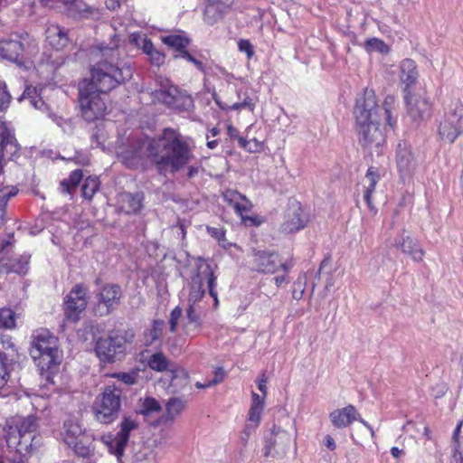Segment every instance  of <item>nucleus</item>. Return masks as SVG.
I'll use <instances>...</instances> for the list:
<instances>
[{"instance_id": "b1692460", "label": "nucleus", "mask_w": 463, "mask_h": 463, "mask_svg": "<svg viewBox=\"0 0 463 463\" xmlns=\"http://www.w3.org/2000/svg\"><path fill=\"white\" fill-rule=\"evenodd\" d=\"M0 146L1 156H13L18 151V144L14 137V130L2 118H0Z\"/></svg>"}, {"instance_id": "2f4dec72", "label": "nucleus", "mask_w": 463, "mask_h": 463, "mask_svg": "<svg viewBox=\"0 0 463 463\" xmlns=\"http://www.w3.org/2000/svg\"><path fill=\"white\" fill-rule=\"evenodd\" d=\"M143 197L140 194H132L129 193L122 194L119 197L121 208L127 213L138 212L142 207Z\"/></svg>"}, {"instance_id": "79ce46f5", "label": "nucleus", "mask_w": 463, "mask_h": 463, "mask_svg": "<svg viewBox=\"0 0 463 463\" xmlns=\"http://www.w3.org/2000/svg\"><path fill=\"white\" fill-rule=\"evenodd\" d=\"M0 327L12 329L15 327V314L10 308H0Z\"/></svg>"}, {"instance_id": "393cba45", "label": "nucleus", "mask_w": 463, "mask_h": 463, "mask_svg": "<svg viewBox=\"0 0 463 463\" xmlns=\"http://www.w3.org/2000/svg\"><path fill=\"white\" fill-rule=\"evenodd\" d=\"M29 255H20L15 258H0V272L24 274L29 269Z\"/></svg>"}, {"instance_id": "13d9d810", "label": "nucleus", "mask_w": 463, "mask_h": 463, "mask_svg": "<svg viewBox=\"0 0 463 463\" xmlns=\"http://www.w3.org/2000/svg\"><path fill=\"white\" fill-rule=\"evenodd\" d=\"M258 389L262 393L260 397H264V399L267 396L268 388H267V377L265 373H263L260 378L258 379Z\"/></svg>"}, {"instance_id": "bb28decb", "label": "nucleus", "mask_w": 463, "mask_h": 463, "mask_svg": "<svg viewBox=\"0 0 463 463\" xmlns=\"http://www.w3.org/2000/svg\"><path fill=\"white\" fill-rule=\"evenodd\" d=\"M408 106V112L413 119L423 118L430 112V104L424 98L409 97V93L405 96Z\"/></svg>"}, {"instance_id": "0eeeda50", "label": "nucleus", "mask_w": 463, "mask_h": 463, "mask_svg": "<svg viewBox=\"0 0 463 463\" xmlns=\"http://www.w3.org/2000/svg\"><path fill=\"white\" fill-rule=\"evenodd\" d=\"M121 390L114 384L105 386L93 403L95 419L103 424L116 420L121 409Z\"/></svg>"}, {"instance_id": "f3484780", "label": "nucleus", "mask_w": 463, "mask_h": 463, "mask_svg": "<svg viewBox=\"0 0 463 463\" xmlns=\"http://www.w3.org/2000/svg\"><path fill=\"white\" fill-rule=\"evenodd\" d=\"M390 244L414 261H421L425 255V251L420 247L419 241L405 229L401 230Z\"/></svg>"}, {"instance_id": "a211bd4d", "label": "nucleus", "mask_w": 463, "mask_h": 463, "mask_svg": "<svg viewBox=\"0 0 463 463\" xmlns=\"http://www.w3.org/2000/svg\"><path fill=\"white\" fill-rule=\"evenodd\" d=\"M251 262L255 270L263 273H275L279 268L287 273L291 268L278 254L260 250L253 254Z\"/></svg>"}, {"instance_id": "69168bd1", "label": "nucleus", "mask_w": 463, "mask_h": 463, "mask_svg": "<svg viewBox=\"0 0 463 463\" xmlns=\"http://www.w3.org/2000/svg\"><path fill=\"white\" fill-rule=\"evenodd\" d=\"M274 281H275V284L278 286V287H281L282 285L284 284H288V280L287 279V276L286 275H281V276H277L274 278Z\"/></svg>"}, {"instance_id": "58836bf2", "label": "nucleus", "mask_w": 463, "mask_h": 463, "mask_svg": "<svg viewBox=\"0 0 463 463\" xmlns=\"http://www.w3.org/2000/svg\"><path fill=\"white\" fill-rule=\"evenodd\" d=\"M184 402L178 399L173 398L166 403V413L164 416L165 420H173L184 409Z\"/></svg>"}, {"instance_id": "a19ab883", "label": "nucleus", "mask_w": 463, "mask_h": 463, "mask_svg": "<svg viewBox=\"0 0 463 463\" xmlns=\"http://www.w3.org/2000/svg\"><path fill=\"white\" fill-rule=\"evenodd\" d=\"M99 188V181L96 176H89L82 185V194L85 198L91 199Z\"/></svg>"}, {"instance_id": "7ed1b4c3", "label": "nucleus", "mask_w": 463, "mask_h": 463, "mask_svg": "<svg viewBox=\"0 0 463 463\" xmlns=\"http://www.w3.org/2000/svg\"><path fill=\"white\" fill-rule=\"evenodd\" d=\"M104 60L91 69V80L85 87L107 93L132 77L131 67L119 61L118 51L113 48L102 50Z\"/></svg>"}, {"instance_id": "0e129e2a", "label": "nucleus", "mask_w": 463, "mask_h": 463, "mask_svg": "<svg viewBox=\"0 0 463 463\" xmlns=\"http://www.w3.org/2000/svg\"><path fill=\"white\" fill-rule=\"evenodd\" d=\"M105 5L109 10H116L120 6L119 0H106Z\"/></svg>"}, {"instance_id": "423d86ee", "label": "nucleus", "mask_w": 463, "mask_h": 463, "mask_svg": "<svg viewBox=\"0 0 463 463\" xmlns=\"http://www.w3.org/2000/svg\"><path fill=\"white\" fill-rule=\"evenodd\" d=\"M60 436L77 456L89 458L92 455V439L76 417L70 416L64 420Z\"/></svg>"}, {"instance_id": "5fc2aeb1", "label": "nucleus", "mask_w": 463, "mask_h": 463, "mask_svg": "<svg viewBox=\"0 0 463 463\" xmlns=\"http://www.w3.org/2000/svg\"><path fill=\"white\" fill-rule=\"evenodd\" d=\"M181 316H182V309L178 307H176L171 312L169 323H170V330L172 332L175 331L177 324H178V320L181 317Z\"/></svg>"}, {"instance_id": "e2e57ef3", "label": "nucleus", "mask_w": 463, "mask_h": 463, "mask_svg": "<svg viewBox=\"0 0 463 463\" xmlns=\"http://www.w3.org/2000/svg\"><path fill=\"white\" fill-rule=\"evenodd\" d=\"M251 145L248 147V151L250 152H258L261 149L262 144L257 139L250 140Z\"/></svg>"}, {"instance_id": "37998d69", "label": "nucleus", "mask_w": 463, "mask_h": 463, "mask_svg": "<svg viewBox=\"0 0 463 463\" xmlns=\"http://www.w3.org/2000/svg\"><path fill=\"white\" fill-rule=\"evenodd\" d=\"M364 48L368 52H377L380 53H387L389 52L387 44L378 38L366 40L364 43Z\"/></svg>"}, {"instance_id": "c03bdc74", "label": "nucleus", "mask_w": 463, "mask_h": 463, "mask_svg": "<svg viewBox=\"0 0 463 463\" xmlns=\"http://www.w3.org/2000/svg\"><path fill=\"white\" fill-rule=\"evenodd\" d=\"M82 179L81 170H75L71 172L70 177L61 182V185L62 190L66 193H71V188H75Z\"/></svg>"}, {"instance_id": "774afa93", "label": "nucleus", "mask_w": 463, "mask_h": 463, "mask_svg": "<svg viewBox=\"0 0 463 463\" xmlns=\"http://www.w3.org/2000/svg\"><path fill=\"white\" fill-rule=\"evenodd\" d=\"M50 118L52 119L53 122H55L59 127H62L65 120L56 114H50Z\"/></svg>"}, {"instance_id": "de8ad7c7", "label": "nucleus", "mask_w": 463, "mask_h": 463, "mask_svg": "<svg viewBox=\"0 0 463 463\" xmlns=\"http://www.w3.org/2000/svg\"><path fill=\"white\" fill-rule=\"evenodd\" d=\"M129 41L136 47L141 49L144 52V45L151 43L152 42L146 37V34L141 33H133L129 36Z\"/></svg>"}, {"instance_id": "6e6552de", "label": "nucleus", "mask_w": 463, "mask_h": 463, "mask_svg": "<svg viewBox=\"0 0 463 463\" xmlns=\"http://www.w3.org/2000/svg\"><path fill=\"white\" fill-rule=\"evenodd\" d=\"M133 336L131 332H111L108 337L97 341L95 352L102 362H114L118 356L125 353L127 345L132 341Z\"/></svg>"}, {"instance_id": "f03ea898", "label": "nucleus", "mask_w": 463, "mask_h": 463, "mask_svg": "<svg viewBox=\"0 0 463 463\" xmlns=\"http://www.w3.org/2000/svg\"><path fill=\"white\" fill-rule=\"evenodd\" d=\"M393 97H387L384 107L378 105L373 90H365L356 99L354 115L359 144L369 149H378L385 142L386 127H393L389 106Z\"/></svg>"}, {"instance_id": "052dcab7", "label": "nucleus", "mask_w": 463, "mask_h": 463, "mask_svg": "<svg viewBox=\"0 0 463 463\" xmlns=\"http://www.w3.org/2000/svg\"><path fill=\"white\" fill-rule=\"evenodd\" d=\"M324 442H325V445L326 446V448L328 449H330L331 451H334L336 449L335 441L333 439V437H331L330 435H326L325 437Z\"/></svg>"}, {"instance_id": "4d7b16f0", "label": "nucleus", "mask_w": 463, "mask_h": 463, "mask_svg": "<svg viewBox=\"0 0 463 463\" xmlns=\"http://www.w3.org/2000/svg\"><path fill=\"white\" fill-rule=\"evenodd\" d=\"M224 379V371L222 368H217L214 372L213 380L207 382V386H213L222 382Z\"/></svg>"}, {"instance_id": "aec40b11", "label": "nucleus", "mask_w": 463, "mask_h": 463, "mask_svg": "<svg viewBox=\"0 0 463 463\" xmlns=\"http://www.w3.org/2000/svg\"><path fill=\"white\" fill-rule=\"evenodd\" d=\"M224 201L232 206L235 213L241 218L242 222L245 225H257L255 218L245 216L244 214L249 213L252 208L251 202L235 190H227L222 194Z\"/></svg>"}, {"instance_id": "e433bc0d", "label": "nucleus", "mask_w": 463, "mask_h": 463, "mask_svg": "<svg viewBox=\"0 0 463 463\" xmlns=\"http://www.w3.org/2000/svg\"><path fill=\"white\" fill-rule=\"evenodd\" d=\"M161 406L159 402L152 397H146L144 400H140V407L138 412L144 416L152 415L155 412H159Z\"/></svg>"}, {"instance_id": "ea45409f", "label": "nucleus", "mask_w": 463, "mask_h": 463, "mask_svg": "<svg viewBox=\"0 0 463 463\" xmlns=\"http://www.w3.org/2000/svg\"><path fill=\"white\" fill-rule=\"evenodd\" d=\"M144 53L149 57L153 65L160 66L165 62V54L156 50L152 43L144 45Z\"/></svg>"}, {"instance_id": "4be33fe9", "label": "nucleus", "mask_w": 463, "mask_h": 463, "mask_svg": "<svg viewBox=\"0 0 463 463\" xmlns=\"http://www.w3.org/2000/svg\"><path fill=\"white\" fill-rule=\"evenodd\" d=\"M396 164L402 176L410 175L416 168V160L411 148L405 143L398 144Z\"/></svg>"}, {"instance_id": "473e14b6", "label": "nucleus", "mask_w": 463, "mask_h": 463, "mask_svg": "<svg viewBox=\"0 0 463 463\" xmlns=\"http://www.w3.org/2000/svg\"><path fill=\"white\" fill-rule=\"evenodd\" d=\"M379 181V175L373 167L367 170L364 179V199L369 207L372 206V194L375 189V185Z\"/></svg>"}, {"instance_id": "f704fd0d", "label": "nucleus", "mask_w": 463, "mask_h": 463, "mask_svg": "<svg viewBox=\"0 0 463 463\" xmlns=\"http://www.w3.org/2000/svg\"><path fill=\"white\" fill-rule=\"evenodd\" d=\"M165 323L162 320H155L152 327L144 334V342L146 345H151L156 340L159 339L162 335Z\"/></svg>"}, {"instance_id": "cd10ccee", "label": "nucleus", "mask_w": 463, "mask_h": 463, "mask_svg": "<svg viewBox=\"0 0 463 463\" xmlns=\"http://www.w3.org/2000/svg\"><path fill=\"white\" fill-rule=\"evenodd\" d=\"M46 41L55 50L63 49L69 42L67 32L57 24L50 25L46 30Z\"/></svg>"}, {"instance_id": "9b49d317", "label": "nucleus", "mask_w": 463, "mask_h": 463, "mask_svg": "<svg viewBox=\"0 0 463 463\" xmlns=\"http://www.w3.org/2000/svg\"><path fill=\"white\" fill-rule=\"evenodd\" d=\"M36 51L37 45L22 35L12 34L0 40V57L11 61L16 62L24 56L30 58Z\"/></svg>"}, {"instance_id": "49530a36", "label": "nucleus", "mask_w": 463, "mask_h": 463, "mask_svg": "<svg viewBox=\"0 0 463 463\" xmlns=\"http://www.w3.org/2000/svg\"><path fill=\"white\" fill-rule=\"evenodd\" d=\"M6 361V355L0 353V389L5 386L9 379V371Z\"/></svg>"}, {"instance_id": "8fccbe9b", "label": "nucleus", "mask_w": 463, "mask_h": 463, "mask_svg": "<svg viewBox=\"0 0 463 463\" xmlns=\"http://www.w3.org/2000/svg\"><path fill=\"white\" fill-rule=\"evenodd\" d=\"M114 377H117L121 382L128 385H133L137 383V373L136 372H130V373H119L113 375Z\"/></svg>"}, {"instance_id": "dca6fc26", "label": "nucleus", "mask_w": 463, "mask_h": 463, "mask_svg": "<svg viewBox=\"0 0 463 463\" xmlns=\"http://www.w3.org/2000/svg\"><path fill=\"white\" fill-rule=\"evenodd\" d=\"M88 289L81 284L76 285L67 296L64 303V314L68 320L76 322L87 307Z\"/></svg>"}, {"instance_id": "20e7f679", "label": "nucleus", "mask_w": 463, "mask_h": 463, "mask_svg": "<svg viewBox=\"0 0 463 463\" xmlns=\"http://www.w3.org/2000/svg\"><path fill=\"white\" fill-rule=\"evenodd\" d=\"M204 284H207L209 294L214 299L215 306L218 305V297L215 290L216 278L210 264L204 260H198L195 269L188 286V309L187 317L191 322H196L198 316L195 314V305L199 303L205 295Z\"/></svg>"}, {"instance_id": "c85d7f7f", "label": "nucleus", "mask_w": 463, "mask_h": 463, "mask_svg": "<svg viewBox=\"0 0 463 463\" xmlns=\"http://www.w3.org/2000/svg\"><path fill=\"white\" fill-rule=\"evenodd\" d=\"M44 5L54 7L55 2L62 4L68 11L73 14H79L83 16H88L94 12V8L86 5L80 0H41Z\"/></svg>"}, {"instance_id": "5701e85b", "label": "nucleus", "mask_w": 463, "mask_h": 463, "mask_svg": "<svg viewBox=\"0 0 463 463\" xmlns=\"http://www.w3.org/2000/svg\"><path fill=\"white\" fill-rule=\"evenodd\" d=\"M307 217L299 205H293L285 215L282 230L285 232H296L305 227Z\"/></svg>"}, {"instance_id": "c9c22d12", "label": "nucleus", "mask_w": 463, "mask_h": 463, "mask_svg": "<svg viewBox=\"0 0 463 463\" xmlns=\"http://www.w3.org/2000/svg\"><path fill=\"white\" fill-rule=\"evenodd\" d=\"M17 194V189L14 186H5L0 189V226L5 222V207L10 198Z\"/></svg>"}, {"instance_id": "7c9ffc66", "label": "nucleus", "mask_w": 463, "mask_h": 463, "mask_svg": "<svg viewBox=\"0 0 463 463\" xmlns=\"http://www.w3.org/2000/svg\"><path fill=\"white\" fill-rule=\"evenodd\" d=\"M161 41L176 52L175 58H181L183 52L187 51L186 48L190 43L189 38L185 35L176 33L162 36Z\"/></svg>"}, {"instance_id": "9d476101", "label": "nucleus", "mask_w": 463, "mask_h": 463, "mask_svg": "<svg viewBox=\"0 0 463 463\" xmlns=\"http://www.w3.org/2000/svg\"><path fill=\"white\" fill-rule=\"evenodd\" d=\"M439 137L448 144H452L463 134V105L452 103L445 111L439 125Z\"/></svg>"}, {"instance_id": "a18cd8bd", "label": "nucleus", "mask_w": 463, "mask_h": 463, "mask_svg": "<svg viewBox=\"0 0 463 463\" xmlns=\"http://www.w3.org/2000/svg\"><path fill=\"white\" fill-rule=\"evenodd\" d=\"M33 90L31 88H27L24 92L23 93L22 97L20 98V100L24 99L28 100L30 105L37 109H43V108L45 106L44 101L42 98L33 96Z\"/></svg>"}, {"instance_id": "39448f33", "label": "nucleus", "mask_w": 463, "mask_h": 463, "mask_svg": "<svg viewBox=\"0 0 463 463\" xmlns=\"http://www.w3.org/2000/svg\"><path fill=\"white\" fill-rule=\"evenodd\" d=\"M30 354L42 370H50L59 364L57 338L46 329L33 333Z\"/></svg>"}, {"instance_id": "72a5a7b5", "label": "nucleus", "mask_w": 463, "mask_h": 463, "mask_svg": "<svg viewBox=\"0 0 463 463\" xmlns=\"http://www.w3.org/2000/svg\"><path fill=\"white\" fill-rule=\"evenodd\" d=\"M450 463H463V420L454 432V449Z\"/></svg>"}, {"instance_id": "680f3d73", "label": "nucleus", "mask_w": 463, "mask_h": 463, "mask_svg": "<svg viewBox=\"0 0 463 463\" xmlns=\"http://www.w3.org/2000/svg\"><path fill=\"white\" fill-rule=\"evenodd\" d=\"M391 454L394 458L399 459L405 455V452L402 449H399L398 447H392L391 449Z\"/></svg>"}, {"instance_id": "1a4fd4ad", "label": "nucleus", "mask_w": 463, "mask_h": 463, "mask_svg": "<svg viewBox=\"0 0 463 463\" xmlns=\"http://www.w3.org/2000/svg\"><path fill=\"white\" fill-rule=\"evenodd\" d=\"M159 88L152 92L155 100L177 110H188L194 105V100L185 91L171 84L167 79H158Z\"/></svg>"}, {"instance_id": "bf43d9fd", "label": "nucleus", "mask_w": 463, "mask_h": 463, "mask_svg": "<svg viewBox=\"0 0 463 463\" xmlns=\"http://www.w3.org/2000/svg\"><path fill=\"white\" fill-rule=\"evenodd\" d=\"M208 233L214 239L220 241L224 235L225 232L221 228L207 227Z\"/></svg>"}, {"instance_id": "f8f14e48", "label": "nucleus", "mask_w": 463, "mask_h": 463, "mask_svg": "<svg viewBox=\"0 0 463 463\" xmlns=\"http://www.w3.org/2000/svg\"><path fill=\"white\" fill-rule=\"evenodd\" d=\"M137 426L138 424L136 420L125 416L120 422L119 431L116 435L111 433L103 435L101 441L107 447L109 452L119 459L124 454L125 448L129 440L130 432L137 430Z\"/></svg>"}, {"instance_id": "2eb2a0df", "label": "nucleus", "mask_w": 463, "mask_h": 463, "mask_svg": "<svg viewBox=\"0 0 463 463\" xmlns=\"http://www.w3.org/2000/svg\"><path fill=\"white\" fill-rule=\"evenodd\" d=\"M6 425L8 427L7 431V442H13V439H16L17 436L22 439H24L33 440L34 433L38 429L37 418L33 415H28L27 417L15 416L7 420Z\"/></svg>"}, {"instance_id": "c756f323", "label": "nucleus", "mask_w": 463, "mask_h": 463, "mask_svg": "<svg viewBox=\"0 0 463 463\" xmlns=\"http://www.w3.org/2000/svg\"><path fill=\"white\" fill-rule=\"evenodd\" d=\"M251 404L249 410L246 423L253 428H257L261 420V415L265 407L264 397H260L258 393L251 392Z\"/></svg>"}, {"instance_id": "4468645a", "label": "nucleus", "mask_w": 463, "mask_h": 463, "mask_svg": "<svg viewBox=\"0 0 463 463\" xmlns=\"http://www.w3.org/2000/svg\"><path fill=\"white\" fill-rule=\"evenodd\" d=\"M290 441L291 437L287 430L274 426L269 437H265L263 456L265 458L285 456L289 449Z\"/></svg>"}, {"instance_id": "6e6d98bb", "label": "nucleus", "mask_w": 463, "mask_h": 463, "mask_svg": "<svg viewBox=\"0 0 463 463\" xmlns=\"http://www.w3.org/2000/svg\"><path fill=\"white\" fill-rule=\"evenodd\" d=\"M238 48L241 52H246L248 58H251L253 55V48L250 43L247 40H240L238 43Z\"/></svg>"}, {"instance_id": "a878e982", "label": "nucleus", "mask_w": 463, "mask_h": 463, "mask_svg": "<svg viewBox=\"0 0 463 463\" xmlns=\"http://www.w3.org/2000/svg\"><path fill=\"white\" fill-rule=\"evenodd\" d=\"M399 69L401 82L404 85V90L407 91L411 86L416 83L419 76L416 63L411 59H404L401 61Z\"/></svg>"}, {"instance_id": "6ab92c4d", "label": "nucleus", "mask_w": 463, "mask_h": 463, "mask_svg": "<svg viewBox=\"0 0 463 463\" xmlns=\"http://www.w3.org/2000/svg\"><path fill=\"white\" fill-rule=\"evenodd\" d=\"M329 419L331 423L337 429L346 428L354 420H358L369 430L372 438L375 436L372 426L361 418V415L353 405H347L344 408L334 410L330 412Z\"/></svg>"}, {"instance_id": "864d4df0", "label": "nucleus", "mask_w": 463, "mask_h": 463, "mask_svg": "<svg viewBox=\"0 0 463 463\" xmlns=\"http://www.w3.org/2000/svg\"><path fill=\"white\" fill-rule=\"evenodd\" d=\"M230 108L231 110H241L242 109H248L249 110L253 111L254 104L250 98H246L242 102L234 103Z\"/></svg>"}, {"instance_id": "4c0bfd02", "label": "nucleus", "mask_w": 463, "mask_h": 463, "mask_svg": "<svg viewBox=\"0 0 463 463\" xmlns=\"http://www.w3.org/2000/svg\"><path fill=\"white\" fill-rule=\"evenodd\" d=\"M148 366L157 372H163L166 370L169 366V361L165 357V355L159 352L153 354L149 359L147 360Z\"/></svg>"}, {"instance_id": "09e8293b", "label": "nucleus", "mask_w": 463, "mask_h": 463, "mask_svg": "<svg viewBox=\"0 0 463 463\" xmlns=\"http://www.w3.org/2000/svg\"><path fill=\"white\" fill-rule=\"evenodd\" d=\"M11 101V95L6 90L5 82L0 80V110L6 109Z\"/></svg>"}, {"instance_id": "338daca9", "label": "nucleus", "mask_w": 463, "mask_h": 463, "mask_svg": "<svg viewBox=\"0 0 463 463\" xmlns=\"http://www.w3.org/2000/svg\"><path fill=\"white\" fill-rule=\"evenodd\" d=\"M227 133L231 138H238L239 137V131L237 130V128H235L232 125H229L227 127Z\"/></svg>"}, {"instance_id": "f257e3e1", "label": "nucleus", "mask_w": 463, "mask_h": 463, "mask_svg": "<svg viewBox=\"0 0 463 463\" xmlns=\"http://www.w3.org/2000/svg\"><path fill=\"white\" fill-rule=\"evenodd\" d=\"M118 154L129 168L143 165L149 160L159 170L171 172L182 169L192 158L188 144L180 133L172 128L164 129L156 138L146 137L137 139Z\"/></svg>"}, {"instance_id": "ddd939ff", "label": "nucleus", "mask_w": 463, "mask_h": 463, "mask_svg": "<svg viewBox=\"0 0 463 463\" xmlns=\"http://www.w3.org/2000/svg\"><path fill=\"white\" fill-rule=\"evenodd\" d=\"M100 94V92L85 86L80 87V107L85 120L94 121L103 118L107 107Z\"/></svg>"}, {"instance_id": "412c9836", "label": "nucleus", "mask_w": 463, "mask_h": 463, "mask_svg": "<svg viewBox=\"0 0 463 463\" xmlns=\"http://www.w3.org/2000/svg\"><path fill=\"white\" fill-rule=\"evenodd\" d=\"M121 296V288L118 286L113 284L104 286L96 296L100 315H108L115 309Z\"/></svg>"}, {"instance_id": "3c124183", "label": "nucleus", "mask_w": 463, "mask_h": 463, "mask_svg": "<svg viewBox=\"0 0 463 463\" xmlns=\"http://www.w3.org/2000/svg\"><path fill=\"white\" fill-rule=\"evenodd\" d=\"M256 429L257 428H253V426H250L249 424L246 423L244 430L240 434V442L242 445V447H246L247 446L251 433Z\"/></svg>"}, {"instance_id": "603ef678", "label": "nucleus", "mask_w": 463, "mask_h": 463, "mask_svg": "<svg viewBox=\"0 0 463 463\" xmlns=\"http://www.w3.org/2000/svg\"><path fill=\"white\" fill-rule=\"evenodd\" d=\"M181 58L185 59L188 61H190L191 63H193L194 65V67L197 70H199L200 71H205V66L203 63V61H201L200 60L196 59L195 57H194L187 51L186 52H183V55L181 56Z\"/></svg>"}]
</instances>
